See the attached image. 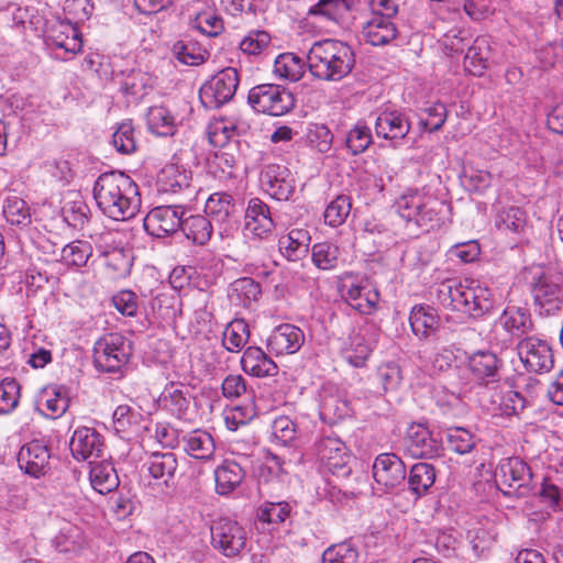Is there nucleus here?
<instances>
[{"label": "nucleus", "mask_w": 563, "mask_h": 563, "mask_svg": "<svg viewBox=\"0 0 563 563\" xmlns=\"http://www.w3.org/2000/svg\"><path fill=\"white\" fill-rule=\"evenodd\" d=\"M314 450L320 461L332 472L342 470L349 460L345 443L333 434L322 435L316 442Z\"/></svg>", "instance_id": "obj_25"}, {"label": "nucleus", "mask_w": 563, "mask_h": 563, "mask_svg": "<svg viewBox=\"0 0 563 563\" xmlns=\"http://www.w3.org/2000/svg\"><path fill=\"white\" fill-rule=\"evenodd\" d=\"M261 294L260 284L251 277L239 278L232 284L231 297H236L239 303L244 307H249L253 301H256Z\"/></svg>", "instance_id": "obj_57"}, {"label": "nucleus", "mask_w": 563, "mask_h": 563, "mask_svg": "<svg viewBox=\"0 0 563 563\" xmlns=\"http://www.w3.org/2000/svg\"><path fill=\"white\" fill-rule=\"evenodd\" d=\"M394 208L408 225L429 232L441 228L449 206L423 190L408 189L395 200Z\"/></svg>", "instance_id": "obj_4"}, {"label": "nucleus", "mask_w": 563, "mask_h": 563, "mask_svg": "<svg viewBox=\"0 0 563 563\" xmlns=\"http://www.w3.org/2000/svg\"><path fill=\"white\" fill-rule=\"evenodd\" d=\"M0 25L12 29L24 40L31 41L44 35L46 20L34 5L9 3L0 9Z\"/></svg>", "instance_id": "obj_7"}, {"label": "nucleus", "mask_w": 563, "mask_h": 563, "mask_svg": "<svg viewBox=\"0 0 563 563\" xmlns=\"http://www.w3.org/2000/svg\"><path fill=\"white\" fill-rule=\"evenodd\" d=\"M377 383L380 385V393L397 390L402 380L400 366L394 362L382 364L375 374Z\"/></svg>", "instance_id": "obj_58"}, {"label": "nucleus", "mask_w": 563, "mask_h": 563, "mask_svg": "<svg viewBox=\"0 0 563 563\" xmlns=\"http://www.w3.org/2000/svg\"><path fill=\"white\" fill-rule=\"evenodd\" d=\"M490 296V290L475 280L462 283L448 279L435 287L437 301L443 308L473 319L483 317L492 309Z\"/></svg>", "instance_id": "obj_2"}, {"label": "nucleus", "mask_w": 563, "mask_h": 563, "mask_svg": "<svg viewBox=\"0 0 563 563\" xmlns=\"http://www.w3.org/2000/svg\"><path fill=\"white\" fill-rule=\"evenodd\" d=\"M449 446L459 454H467L475 448V435L467 429L451 428L446 434Z\"/></svg>", "instance_id": "obj_61"}, {"label": "nucleus", "mask_w": 563, "mask_h": 563, "mask_svg": "<svg viewBox=\"0 0 563 563\" xmlns=\"http://www.w3.org/2000/svg\"><path fill=\"white\" fill-rule=\"evenodd\" d=\"M114 148L124 155L136 151V139L134 128L131 122L121 123L112 135Z\"/></svg>", "instance_id": "obj_62"}, {"label": "nucleus", "mask_w": 563, "mask_h": 563, "mask_svg": "<svg viewBox=\"0 0 563 563\" xmlns=\"http://www.w3.org/2000/svg\"><path fill=\"white\" fill-rule=\"evenodd\" d=\"M210 530L212 547L227 558L239 555L246 545V532L234 520L220 518Z\"/></svg>", "instance_id": "obj_12"}, {"label": "nucleus", "mask_w": 563, "mask_h": 563, "mask_svg": "<svg viewBox=\"0 0 563 563\" xmlns=\"http://www.w3.org/2000/svg\"><path fill=\"white\" fill-rule=\"evenodd\" d=\"M358 553L349 543L328 548L322 554V563H357Z\"/></svg>", "instance_id": "obj_64"}, {"label": "nucleus", "mask_w": 563, "mask_h": 563, "mask_svg": "<svg viewBox=\"0 0 563 563\" xmlns=\"http://www.w3.org/2000/svg\"><path fill=\"white\" fill-rule=\"evenodd\" d=\"M435 468L429 463H416L409 472V489L418 497L423 496L435 482Z\"/></svg>", "instance_id": "obj_45"}, {"label": "nucleus", "mask_w": 563, "mask_h": 563, "mask_svg": "<svg viewBox=\"0 0 563 563\" xmlns=\"http://www.w3.org/2000/svg\"><path fill=\"white\" fill-rule=\"evenodd\" d=\"M242 369L254 377L275 376L278 373L276 363L258 346H249L241 358Z\"/></svg>", "instance_id": "obj_31"}, {"label": "nucleus", "mask_w": 563, "mask_h": 563, "mask_svg": "<svg viewBox=\"0 0 563 563\" xmlns=\"http://www.w3.org/2000/svg\"><path fill=\"white\" fill-rule=\"evenodd\" d=\"M148 88H152V78L142 70L132 69L121 82L122 91L135 99L143 98Z\"/></svg>", "instance_id": "obj_53"}, {"label": "nucleus", "mask_w": 563, "mask_h": 563, "mask_svg": "<svg viewBox=\"0 0 563 563\" xmlns=\"http://www.w3.org/2000/svg\"><path fill=\"white\" fill-rule=\"evenodd\" d=\"M340 249L330 242H319L312 245L311 260L313 265L321 271H332L339 265Z\"/></svg>", "instance_id": "obj_48"}, {"label": "nucleus", "mask_w": 563, "mask_h": 563, "mask_svg": "<svg viewBox=\"0 0 563 563\" xmlns=\"http://www.w3.org/2000/svg\"><path fill=\"white\" fill-rule=\"evenodd\" d=\"M185 451L195 459L207 460L214 453V441L210 433L194 430L183 437Z\"/></svg>", "instance_id": "obj_41"}, {"label": "nucleus", "mask_w": 563, "mask_h": 563, "mask_svg": "<svg viewBox=\"0 0 563 563\" xmlns=\"http://www.w3.org/2000/svg\"><path fill=\"white\" fill-rule=\"evenodd\" d=\"M373 476L383 493H390L405 482V463L395 453H382L374 461Z\"/></svg>", "instance_id": "obj_15"}, {"label": "nucleus", "mask_w": 563, "mask_h": 563, "mask_svg": "<svg viewBox=\"0 0 563 563\" xmlns=\"http://www.w3.org/2000/svg\"><path fill=\"white\" fill-rule=\"evenodd\" d=\"M44 35L56 47L77 54L82 48V41L77 26L70 21H56L45 26Z\"/></svg>", "instance_id": "obj_26"}, {"label": "nucleus", "mask_w": 563, "mask_h": 563, "mask_svg": "<svg viewBox=\"0 0 563 563\" xmlns=\"http://www.w3.org/2000/svg\"><path fill=\"white\" fill-rule=\"evenodd\" d=\"M51 449L44 440H33L21 446L18 464L25 474L38 478L51 470Z\"/></svg>", "instance_id": "obj_18"}, {"label": "nucleus", "mask_w": 563, "mask_h": 563, "mask_svg": "<svg viewBox=\"0 0 563 563\" xmlns=\"http://www.w3.org/2000/svg\"><path fill=\"white\" fill-rule=\"evenodd\" d=\"M146 122L148 130L158 136H169L176 132L175 117L164 106L151 107L146 113Z\"/></svg>", "instance_id": "obj_44"}, {"label": "nucleus", "mask_w": 563, "mask_h": 563, "mask_svg": "<svg viewBox=\"0 0 563 563\" xmlns=\"http://www.w3.org/2000/svg\"><path fill=\"white\" fill-rule=\"evenodd\" d=\"M405 449L415 459H434L443 453V444L423 424L412 423L405 438Z\"/></svg>", "instance_id": "obj_16"}, {"label": "nucleus", "mask_w": 563, "mask_h": 563, "mask_svg": "<svg viewBox=\"0 0 563 563\" xmlns=\"http://www.w3.org/2000/svg\"><path fill=\"white\" fill-rule=\"evenodd\" d=\"M307 63L316 78L339 81L353 70L355 54L345 42L323 40L313 43L308 52Z\"/></svg>", "instance_id": "obj_3"}, {"label": "nucleus", "mask_w": 563, "mask_h": 563, "mask_svg": "<svg viewBox=\"0 0 563 563\" xmlns=\"http://www.w3.org/2000/svg\"><path fill=\"white\" fill-rule=\"evenodd\" d=\"M292 506L288 501H264L256 510V517L262 523L277 529L291 518Z\"/></svg>", "instance_id": "obj_43"}, {"label": "nucleus", "mask_w": 563, "mask_h": 563, "mask_svg": "<svg viewBox=\"0 0 563 563\" xmlns=\"http://www.w3.org/2000/svg\"><path fill=\"white\" fill-rule=\"evenodd\" d=\"M345 301L356 311L363 314H369L375 309L378 301V292L367 286H349L343 294Z\"/></svg>", "instance_id": "obj_40"}, {"label": "nucleus", "mask_w": 563, "mask_h": 563, "mask_svg": "<svg viewBox=\"0 0 563 563\" xmlns=\"http://www.w3.org/2000/svg\"><path fill=\"white\" fill-rule=\"evenodd\" d=\"M172 52L179 63L188 66L201 65L210 55L207 49L190 37H184L177 41L173 45Z\"/></svg>", "instance_id": "obj_39"}, {"label": "nucleus", "mask_w": 563, "mask_h": 563, "mask_svg": "<svg viewBox=\"0 0 563 563\" xmlns=\"http://www.w3.org/2000/svg\"><path fill=\"white\" fill-rule=\"evenodd\" d=\"M131 355L130 345L119 333H108L100 338L93 346V363L98 371L115 373L128 362Z\"/></svg>", "instance_id": "obj_8"}, {"label": "nucleus", "mask_w": 563, "mask_h": 563, "mask_svg": "<svg viewBox=\"0 0 563 563\" xmlns=\"http://www.w3.org/2000/svg\"><path fill=\"white\" fill-rule=\"evenodd\" d=\"M144 466L154 479L170 487L174 484L178 461L173 452H153L148 455Z\"/></svg>", "instance_id": "obj_28"}, {"label": "nucleus", "mask_w": 563, "mask_h": 563, "mask_svg": "<svg viewBox=\"0 0 563 563\" xmlns=\"http://www.w3.org/2000/svg\"><path fill=\"white\" fill-rule=\"evenodd\" d=\"M409 323L412 333L419 340H427L439 329L440 317L437 310L428 305H416L411 308Z\"/></svg>", "instance_id": "obj_29"}, {"label": "nucleus", "mask_w": 563, "mask_h": 563, "mask_svg": "<svg viewBox=\"0 0 563 563\" xmlns=\"http://www.w3.org/2000/svg\"><path fill=\"white\" fill-rule=\"evenodd\" d=\"M262 188L274 199L287 201L295 191V178L284 165L267 164L261 172Z\"/></svg>", "instance_id": "obj_17"}, {"label": "nucleus", "mask_w": 563, "mask_h": 563, "mask_svg": "<svg viewBox=\"0 0 563 563\" xmlns=\"http://www.w3.org/2000/svg\"><path fill=\"white\" fill-rule=\"evenodd\" d=\"M495 225L504 233H522L527 227L526 212L519 207L503 209L496 216Z\"/></svg>", "instance_id": "obj_50"}, {"label": "nucleus", "mask_w": 563, "mask_h": 563, "mask_svg": "<svg viewBox=\"0 0 563 563\" xmlns=\"http://www.w3.org/2000/svg\"><path fill=\"white\" fill-rule=\"evenodd\" d=\"M249 336V324L243 319H235L225 327L222 344L229 352H239L246 344Z\"/></svg>", "instance_id": "obj_49"}, {"label": "nucleus", "mask_w": 563, "mask_h": 563, "mask_svg": "<svg viewBox=\"0 0 563 563\" xmlns=\"http://www.w3.org/2000/svg\"><path fill=\"white\" fill-rule=\"evenodd\" d=\"M305 334L294 324L284 323L274 329L267 339V347L276 355L294 354L302 346Z\"/></svg>", "instance_id": "obj_22"}, {"label": "nucleus", "mask_w": 563, "mask_h": 563, "mask_svg": "<svg viewBox=\"0 0 563 563\" xmlns=\"http://www.w3.org/2000/svg\"><path fill=\"white\" fill-rule=\"evenodd\" d=\"M373 352V344L362 332H355L349 338L346 346L342 351L343 358L353 367L365 366Z\"/></svg>", "instance_id": "obj_37"}, {"label": "nucleus", "mask_w": 563, "mask_h": 563, "mask_svg": "<svg viewBox=\"0 0 563 563\" xmlns=\"http://www.w3.org/2000/svg\"><path fill=\"white\" fill-rule=\"evenodd\" d=\"M205 213L218 228L220 235L230 236L238 229V210L233 197L224 191L211 194L205 203Z\"/></svg>", "instance_id": "obj_11"}, {"label": "nucleus", "mask_w": 563, "mask_h": 563, "mask_svg": "<svg viewBox=\"0 0 563 563\" xmlns=\"http://www.w3.org/2000/svg\"><path fill=\"white\" fill-rule=\"evenodd\" d=\"M20 399V385L14 378H3L0 382V413L13 411Z\"/></svg>", "instance_id": "obj_63"}, {"label": "nucleus", "mask_w": 563, "mask_h": 563, "mask_svg": "<svg viewBox=\"0 0 563 563\" xmlns=\"http://www.w3.org/2000/svg\"><path fill=\"white\" fill-rule=\"evenodd\" d=\"M310 234L305 229H291L278 239V250L289 262H298L309 253Z\"/></svg>", "instance_id": "obj_30"}, {"label": "nucleus", "mask_w": 563, "mask_h": 563, "mask_svg": "<svg viewBox=\"0 0 563 563\" xmlns=\"http://www.w3.org/2000/svg\"><path fill=\"white\" fill-rule=\"evenodd\" d=\"M272 37L264 30H251L240 42L239 48L246 56H258L269 47Z\"/></svg>", "instance_id": "obj_55"}, {"label": "nucleus", "mask_w": 563, "mask_h": 563, "mask_svg": "<svg viewBox=\"0 0 563 563\" xmlns=\"http://www.w3.org/2000/svg\"><path fill=\"white\" fill-rule=\"evenodd\" d=\"M247 104L257 113L280 117L295 108L296 99L282 85L260 84L249 90Z\"/></svg>", "instance_id": "obj_6"}, {"label": "nucleus", "mask_w": 563, "mask_h": 563, "mask_svg": "<svg viewBox=\"0 0 563 563\" xmlns=\"http://www.w3.org/2000/svg\"><path fill=\"white\" fill-rule=\"evenodd\" d=\"M532 481L530 467L520 457L503 459L495 471V482L505 495L525 496Z\"/></svg>", "instance_id": "obj_10"}, {"label": "nucleus", "mask_w": 563, "mask_h": 563, "mask_svg": "<svg viewBox=\"0 0 563 563\" xmlns=\"http://www.w3.org/2000/svg\"><path fill=\"white\" fill-rule=\"evenodd\" d=\"M351 413L352 408L350 402L341 395L328 393L321 395L320 416L322 419L330 422H336L350 417Z\"/></svg>", "instance_id": "obj_46"}, {"label": "nucleus", "mask_w": 563, "mask_h": 563, "mask_svg": "<svg viewBox=\"0 0 563 563\" xmlns=\"http://www.w3.org/2000/svg\"><path fill=\"white\" fill-rule=\"evenodd\" d=\"M93 199L100 211L115 221L133 218L140 209L139 187L122 172L102 173L93 185Z\"/></svg>", "instance_id": "obj_1"}, {"label": "nucleus", "mask_w": 563, "mask_h": 563, "mask_svg": "<svg viewBox=\"0 0 563 563\" xmlns=\"http://www.w3.org/2000/svg\"><path fill=\"white\" fill-rule=\"evenodd\" d=\"M42 397L45 409L54 419L64 415L69 407L68 391L64 386L48 387L44 389Z\"/></svg>", "instance_id": "obj_52"}, {"label": "nucleus", "mask_w": 563, "mask_h": 563, "mask_svg": "<svg viewBox=\"0 0 563 563\" xmlns=\"http://www.w3.org/2000/svg\"><path fill=\"white\" fill-rule=\"evenodd\" d=\"M185 209L180 205L158 206L144 218V230L152 236L163 239L181 229Z\"/></svg>", "instance_id": "obj_13"}, {"label": "nucleus", "mask_w": 563, "mask_h": 563, "mask_svg": "<svg viewBox=\"0 0 563 563\" xmlns=\"http://www.w3.org/2000/svg\"><path fill=\"white\" fill-rule=\"evenodd\" d=\"M351 200L347 196H338L324 211V222L332 228L343 224L351 212Z\"/></svg>", "instance_id": "obj_60"}, {"label": "nucleus", "mask_w": 563, "mask_h": 563, "mask_svg": "<svg viewBox=\"0 0 563 563\" xmlns=\"http://www.w3.org/2000/svg\"><path fill=\"white\" fill-rule=\"evenodd\" d=\"M363 37L373 46H383L397 36V27L384 15H374L362 29Z\"/></svg>", "instance_id": "obj_33"}, {"label": "nucleus", "mask_w": 563, "mask_h": 563, "mask_svg": "<svg viewBox=\"0 0 563 563\" xmlns=\"http://www.w3.org/2000/svg\"><path fill=\"white\" fill-rule=\"evenodd\" d=\"M373 143L371 129L364 123H356L346 134L345 145L352 155L365 152Z\"/></svg>", "instance_id": "obj_54"}, {"label": "nucleus", "mask_w": 563, "mask_h": 563, "mask_svg": "<svg viewBox=\"0 0 563 563\" xmlns=\"http://www.w3.org/2000/svg\"><path fill=\"white\" fill-rule=\"evenodd\" d=\"M89 213L88 205L80 199L67 201L62 208L63 220L74 229H82L89 220Z\"/></svg>", "instance_id": "obj_56"}, {"label": "nucleus", "mask_w": 563, "mask_h": 563, "mask_svg": "<svg viewBox=\"0 0 563 563\" xmlns=\"http://www.w3.org/2000/svg\"><path fill=\"white\" fill-rule=\"evenodd\" d=\"M180 230L184 232L185 236L194 244L205 245L210 241L212 236L213 223L207 216H184Z\"/></svg>", "instance_id": "obj_38"}, {"label": "nucleus", "mask_w": 563, "mask_h": 563, "mask_svg": "<svg viewBox=\"0 0 563 563\" xmlns=\"http://www.w3.org/2000/svg\"><path fill=\"white\" fill-rule=\"evenodd\" d=\"M467 365L473 376L488 385L500 379L503 361L492 351H477L468 356Z\"/></svg>", "instance_id": "obj_23"}, {"label": "nucleus", "mask_w": 563, "mask_h": 563, "mask_svg": "<svg viewBox=\"0 0 563 563\" xmlns=\"http://www.w3.org/2000/svg\"><path fill=\"white\" fill-rule=\"evenodd\" d=\"M530 291L536 311L540 316H553L563 308V274L542 269L532 275Z\"/></svg>", "instance_id": "obj_5"}, {"label": "nucleus", "mask_w": 563, "mask_h": 563, "mask_svg": "<svg viewBox=\"0 0 563 563\" xmlns=\"http://www.w3.org/2000/svg\"><path fill=\"white\" fill-rule=\"evenodd\" d=\"M517 350L520 361L531 373H547L554 365L552 349L544 340L526 336L519 341Z\"/></svg>", "instance_id": "obj_14"}, {"label": "nucleus", "mask_w": 563, "mask_h": 563, "mask_svg": "<svg viewBox=\"0 0 563 563\" xmlns=\"http://www.w3.org/2000/svg\"><path fill=\"white\" fill-rule=\"evenodd\" d=\"M164 409L178 419H186L191 405L190 388L181 383L170 382L163 389L159 398Z\"/></svg>", "instance_id": "obj_27"}, {"label": "nucleus", "mask_w": 563, "mask_h": 563, "mask_svg": "<svg viewBox=\"0 0 563 563\" xmlns=\"http://www.w3.org/2000/svg\"><path fill=\"white\" fill-rule=\"evenodd\" d=\"M489 58L490 48L487 38L477 37L466 52L464 68L474 76H481L488 67Z\"/></svg>", "instance_id": "obj_42"}, {"label": "nucleus", "mask_w": 563, "mask_h": 563, "mask_svg": "<svg viewBox=\"0 0 563 563\" xmlns=\"http://www.w3.org/2000/svg\"><path fill=\"white\" fill-rule=\"evenodd\" d=\"M357 0H318L310 5L306 20L317 24H341Z\"/></svg>", "instance_id": "obj_20"}, {"label": "nucleus", "mask_w": 563, "mask_h": 563, "mask_svg": "<svg viewBox=\"0 0 563 563\" xmlns=\"http://www.w3.org/2000/svg\"><path fill=\"white\" fill-rule=\"evenodd\" d=\"M274 227L269 207L261 199L252 198L245 210V234L263 240L272 233Z\"/></svg>", "instance_id": "obj_21"}, {"label": "nucleus", "mask_w": 563, "mask_h": 563, "mask_svg": "<svg viewBox=\"0 0 563 563\" xmlns=\"http://www.w3.org/2000/svg\"><path fill=\"white\" fill-rule=\"evenodd\" d=\"M3 216L12 225L25 227L31 223V213L26 202L18 197L5 200Z\"/></svg>", "instance_id": "obj_59"}, {"label": "nucleus", "mask_w": 563, "mask_h": 563, "mask_svg": "<svg viewBox=\"0 0 563 563\" xmlns=\"http://www.w3.org/2000/svg\"><path fill=\"white\" fill-rule=\"evenodd\" d=\"M92 255V247L89 242L76 240L66 244L62 249L60 261L67 267H84L90 256Z\"/></svg>", "instance_id": "obj_51"}, {"label": "nucleus", "mask_w": 563, "mask_h": 563, "mask_svg": "<svg viewBox=\"0 0 563 563\" xmlns=\"http://www.w3.org/2000/svg\"><path fill=\"white\" fill-rule=\"evenodd\" d=\"M90 465L89 479L96 492L106 495L118 488L120 479L111 461H90Z\"/></svg>", "instance_id": "obj_32"}, {"label": "nucleus", "mask_w": 563, "mask_h": 563, "mask_svg": "<svg viewBox=\"0 0 563 563\" xmlns=\"http://www.w3.org/2000/svg\"><path fill=\"white\" fill-rule=\"evenodd\" d=\"M240 84L239 71L227 67L211 77L199 90L201 103L207 109H219L234 97Z\"/></svg>", "instance_id": "obj_9"}, {"label": "nucleus", "mask_w": 563, "mask_h": 563, "mask_svg": "<svg viewBox=\"0 0 563 563\" xmlns=\"http://www.w3.org/2000/svg\"><path fill=\"white\" fill-rule=\"evenodd\" d=\"M73 456L77 461H96L102 459L106 450L104 438L96 429L77 428L69 442Z\"/></svg>", "instance_id": "obj_19"}, {"label": "nucleus", "mask_w": 563, "mask_h": 563, "mask_svg": "<svg viewBox=\"0 0 563 563\" xmlns=\"http://www.w3.org/2000/svg\"><path fill=\"white\" fill-rule=\"evenodd\" d=\"M245 470L235 461L225 460L214 471L216 490L228 495L236 489L245 477Z\"/></svg>", "instance_id": "obj_35"}, {"label": "nucleus", "mask_w": 563, "mask_h": 563, "mask_svg": "<svg viewBox=\"0 0 563 563\" xmlns=\"http://www.w3.org/2000/svg\"><path fill=\"white\" fill-rule=\"evenodd\" d=\"M498 324L517 339L528 335L533 328L530 313L517 307H507L499 317Z\"/></svg>", "instance_id": "obj_36"}, {"label": "nucleus", "mask_w": 563, "mask_h": 563, "mask_svg": "<svg viewBox=\"0 0 563 563\" xmlns=\"http://www.w3.org/2000/svg\"><path fill=\"white\" fill-rule=\"evenodd\" d=\"M306 62L294 53H284L274 62V74L279 78L298 81L305 74Z\"/></svg>", "instance_id": "obj_47"}, {"label": "nucleus", "mask_w": 563, "mask_h": 563, "mask_svg": "<svg viewBox=\"0 0 563 563\" xmlns=\"http://www.w3.org/2000/svg\"><path fill=\"white\" fill-rule=\"evenodd\" d=\"M411 125L406 114L398 110L380 111L375 120L376 135L389 141L404 140Z\"/></svg>", "instance_id": "obj_24"}, {"label": "nucleus", "mask_w": 563, "mask_h": 563, "mask_svg": "<svg viewBox=\"0 0 563 563\" xmlns=\"http://www.w3.org/2000/svg\"><path fill=\"white\" fill-rule=\"evenodd\" d=\"M191 176L186 169L175 165H166L159 173L157 184L165 194L189 192L194 189L190 184Z\"/></svg>", "instance_id": "obj_34"}]
</instances>
